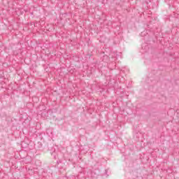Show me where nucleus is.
<instances>
[{
  "label": "nucleus",
  "instance_id": "1",
  "mask_svg": "<svg viewBox=\"0 0 179 179\" xmlns=\"http://www.w3.org/2000/svg\"><path fill=\"white\" fill-rule=\"evenodd\" d=\"M107 173H108V171L106 169L105 170V173H104V175L106 176V177L108 176Z\"/></svg>",
  "mask_w": 179,
  "mask_h": 179
}]
</instances>
